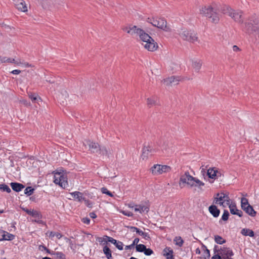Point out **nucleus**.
Instances as JSON below:
<instances>
[{"instance_id": "1", "label": "nucleus", "mask_w": 259, "mask_h": 259, "mask_svg": "<svg viewBox=\"0 0 259 259\" xmlns=\"http://www.w3.org/2000/svg\"><path fill=\"white\" fill-rule=\"evenodd\" d=\"M126 31L127 33L131 34L134 33L138 34L140 39L145 42V44L144 45V47L148 51L153 52L158 48L157 44L155 42L154 40L143 30L137 28L136 26H134L129 29H126Z\"/></svg>"}, {"instance_id": "2", "label": "nucleus", "mask_w": 259, "mask_h": 259, "mask_svg": "<svg viewBox=\"0 0 259 259\" xmlns=\"http://www.w3.org/2000/svg\"><path fill=\"white\" fill-rule=\"evenodd\" d=\"M243 30L249 34H253L255 42L259 44V20L255 15L251 16L244 24Z\"/></svg>"}, {"instance_id": "3", "label": "nucleus", "mask_w": 259, "mask_h": 259, "mask_svg": "<svg viewBox=\"0 0 259 259\" xmlns=\"http://www.w3.org/2000/svg\"><path fill=\"white\" fill-rule=\"evenodd\" d=\"M218 11V8L215 4L204 6L200 10L201 14L209 18L211 21L214 23H218L220 20Z\"/></svg>"}, {"instance_id": "4", "label": "nucleus", "mask_w": 259, "mask_h": 259, "mask_svg": "<svg viewBox=\"0 0 259 259\" xmlns=\"http://www.w3.org/2000/svg\"><path fill=\"white\" fill-rule=\"evenodd\" d=\"M222 11L223 13L228 14L233 18L235 21L240 24L243 23V21L242 18V11L234 10L228 7H224Z\"/></svg>"}, {"instance_id": "5", "label": "nucleus", "mask_w": 259, "mask_h": 259, "mask_svg": "<svg viewBox=\"0 0 259 259\" xmlns=\"http://www.w3.org/2000/svg\"><path fill=\"white\" fill-rule=\"evenodd\" d=\"M180 36L184 40L194 43L198 40L197 34L192 30H184L179 33Z\"/></svg>"}, {"instance_id": "6", "label": "nucleus", "mask_w": 259, "mask_h": 259, "mask_svg": "<svg viewBox=\"0 0 259 259\" xmlns=\"http://www.w3.org/2000/svg\"><path fill=\"white\" fill-rule=\"evenodd\" d=\"M151 171L153 175L158 176L171 171L170 166L166 165L154 164L151 167Z\"/></svg>"}, {"instance_id": "7", "label": "nucleus", "mask_w": 259, "mask_h": 259, "mask_svg": "<svg viewBox=\"0 0 259 259\" xmlns=\"http://www.w3.org/2000/svg\"><path fill=\"white\" fill-rule=\"evenodd\" d=\"M241 208L243 209L246 213L251 217H254L256 213V211H254L252 206H251L248 202V200L245 198H242L241 199Z\"/></svg>"}, {"instance_id": "8", "label": "nucleus", "mask_w": 259, "mask_h": 259, "mask_svg": "<svg viewBox=\"0 0 259 259\" xmlns=\"http://www.w3.org/2000/svg\"><path fill=\"white\" fill-rule=\"evenodd\" d=\"M196 178H194L191 176L189 171H186L185 174L181 176L180 182L183 183H186L191 187H196V185H195V181Z\"/></svg>"}, {"instance_id": "9", "label": "nucleus", "mask_w": 259, "mask_h": 259, "mask_svg": "<svg viewBox=\"0 0 259 259\" xmlns=\"http://www.w3.org/2000/svg\"><path fill=\"white\" fill-rule=\"evenodd\" d=\"M84 145L88 146L91 153H98L100 149V145L98 143L90 140H85Z\"/></svg>"}, {"instance_id": "10", "label": "nucleus", "mask_w": 259, "mask_h": 259, "mask_svg": "<svg viewBox=\"0 0 259 259\" xmlns=\"http://www.w3.org/2000/svg\"><path fill=\"white\" fill-rule=\"evenodd\" d=\"M180 80V76H171L169 77L163 79L162 81L165 83L167 85H172L178 84Z\"/></svg>"}, {"instance_id": "11", "label": "nucleus", "mask_w": 259, "mask_h": 259, "mask_svg": "<svg viewBox=\"0 0 259 259\" xmlns=\"http://www.w3.org/2000/svg\"><path fill=\"white\" fill-rule=\"evenodd\" d=\"M154 150L149 146L145 145L143 148L141 157L143 160L147 159L150 153H152Z\"/></svg>"}, {"instance_id": "12", "label": "nucleus", "mask_w": 259, "mask_h": 259, "mask_svg": "<svg viewBox=\"0 0 259 259\" xmlns=\"http://www.w3.org/2000/svg\"><path fill=\"white\" fill-rule=\"evenodd\" d=\"M157 27L160 28L165 31H170V28L167 25V22L163 19L159 18L158 19V25Z\"/></svg>"}, {"instance_id": "13", "label": "nucleus", "mask_w": 259, "mask_h": 259, "mask_svg": "<svg viewBox=\"0 0 259 259\" xmlns=\"http://www.w3.org/2000/svg\"><path fill=\"white\" fill-rule=\"evenodd\" d=\"M23 210L26 212L28 214L36 218L41 219L42 218V215L40 212L35 210H29L26 208H22Z\"/></svg>"}, {"instance_id": "14", "label": "nucleus", "mask_w": 259, "mask_h": 259, "mask_svg": "<svg viewBox=\"0 0 259 259\" xmlns=\"http://www.w3.org/2000/svg\"><path fill=\"white\" fill-rule=\"evenodd\" d=\"M218 174H220V171L215 167H210L207 170L206 175L210 179H215Z\"/></svg>"}, {"instance_id": "15", "label": "nucleus", "mask_w": 259, "mask_h": 259, "mask_svg": "<svg viewBox=\"0 0 259 259\" xmlns=\"http://www.w3.org/2000/svg\"><path fill=\"white\" fill-rule=\"evenodd\" d=\"M16 8L22 12L27 11V7L24 1L23 0H17L15 3Z\"/></svg>"}, {"instance_id": "16", "label": "nucleus", "mask_w": 259, "mask_h": 259, "mask_svg": "<svg viewBox=\"0 0 259 259\" xmlns=\"http://www.w3.org/2000/svg\"><path fill=\"white\" fill-rule=\"evenodd\" d=\"M0 236L2 237L0 238V241L4 240H12L14 239L15 236L12 234L9 233L6 231L0 232Z\"/></svg>"}, {"instance_id": "17", "label": "nucleus", "mask_w": 259, "mask_h": 259, "mask_svg": "<svg viewBox=\"0 0 259 259\" xmlns=\"http://www.w3.org/2000/svg\"><path fill=\"white\" fill-rule=\"evenodd\" d=\"M229 208L230 212L232 214L237 215L239 217H241L243 215V212L241 210H239L236 208L235 205L230 204L229 205Z\"/></svg>"}, {"instance_id": "18", "label": "nucleus", "mask_w": 259, "mask_h": 259, "mask_svg": "<svg viewBox=\"0 0 259 259\" xmlns=\"http://www.w3.org/2000/svg\"><path fill=\"white\" fill-rule=\"evenodd\" d=\"M208 210L209 212L214 218H217L219 216L220 213V210L217 207L214 205H211L208 207Z\"/></svg>"}, {"instance_id": "19", "label": "nucleus", "mask_w": 259, "mask_h": 259, "mask_svg": "<svg viewBox=\"0 0 259 259\" xmlns=\"http://www.w3.org/2000/svg\"><path fill=\"white\" fill-rule=\"evenodd\" d=\"M10 185L12 189L17 192L21 191L25 187L23 184L17 182H12L10 183Z\"/></svg>"}, {"instance_id": "20", "label": "nucleus", "mask_w": 259, "mask_h": 259, "mask_svg": "<svg viewBox=\"0 0 259 259\" xmlns=\"http://www.w3.org/2000/svg\"><path fill=\"white\" fill-rule=\"evenodd\" d=\"M70 194L74 199L77 200L79 202H81L82 200L84 199V197L83 196V194L80 192L75 191L71 193Z\"/></svg>"}, {"instance_id": "21", "label": "nucleus", "mask_w": 259, "mask_h": 259, "mask_svg": "<svg viewBox=\"0 0 259 259\" xmlns=\"http://www.w3.org/2000/svg\"><path fill=\"white\" fill-rule=\"evenodd\" d=\"M225 197L226 196H224V193H221V194L218 193L217 194V197L214 198L215 200L213 202L215 204H219L221 205H223L224 203V201H223V200Z\"/></svg>"}, {"instance_id": "22", "label": "nucleus", "mask_w": 259, "mask_h": 259, "mask_svg": "<svg viewBox=\"0 0 259 259\" xmlns=\"http://www.w3.org/2000/svg\"><path fill=\"white\" fill-rule=\"evenodd\" d=\"M134 210L135 211H139L140 213H142L145 211L148 212L149 210V208L145 205H136Z\"/></svg>"}, {"instance_id": "23", "label": "nucleus", "mask_w": 259, "mask_h": 259, "mask_svg": "<svg viewBox=\"0 0 259 259\" xmlns=\"http://www.w3.org/2000/svg\"><path fill=\"white\" fill-rule=\"evenodd\" d=\"M202 62L200 60H192V67L196 72H199L202 66Z\"/></svg>"}, {"instance_id": "24", "label": "nucleus", "mask_w": 259, "mask_h": 259, "mask_svg": "<svg viewBox=\"0 0 259 259\" xmlns=\"http://www.w3.org/2000/svg\"><path fill=\"white\" fill-rule=\"evenodd\" d=\"M99 154L103 155L109 157V155L111 154V151L110 150H108L105 147H100V149H99L98 152Z\"/></svg>"}, {"instance_id": "25", "label": "nucleus", "mask_w": 259, "mask_h": 259, "mask_svg": "<svg viewBox=\"0 0 259 259\" xmlns=\"http://www.w3.org/2000/svg\"><path fill=\"white\" fill-rule=\"evenodd\" d=\"M241 233L243 235L246 236H248L251 237H253L254 236V232L249 229L244 228V229H242V230L241 231Z\"/></svg>"}, {"instance_id": "26", "label": "nucleus", "mask_w": 259, "mask_h": 259, "mask_svg": "<svg viewBox=\"0 0 259 259\" xmlns=\"http://www.w3.org/2000/svg\"><path fill=\"white\" fill-rule=\"evenodd\" d=\"M54 182L55 184L59 185L63 188H65L66 186V182L64 181L62 182L60 177H57L56 176H54Z\"/></svg>"}, {"instance_id": "27", "label": "nucleus", "mask_w": 259, "mask_h": 259, "mask_svg": "<svg viewBox=\"0 0 259 259\" xmlns=\"http://www.w3.org/2000/svg\"><path fill=\"white\" fill-rule=\"evenodd\" d=\"M234 255L233 251L229 248H224L222 250V255H225L228 257L232 256Z\"/></svg>"}, {"instance_id": "28", "label": "nucleus", "mask_w": 259, "mask_h": 259, "mask_svg": "<svg viewBox=\"0 0 259 259\" xmlns=\"http://www.w3.org/2000/svg\"><path fill=\"white\" fill-rule=\"evenodd\" d=\"M103 252L106 255V257L108 259L112 258V254L110 249L107 246H105L103 247Z\"/></svg>"}, {"instance_id": "29", "label": "nucleus", "mask_w": 259, "mask_h": 259, "mask_svg": "<svg viewBox=\"0 0 259 259\" xmlns=\"http://www.w3.org/2000/svg\"><path fill=\"white\" fill-rule=\"evenodd\" d=\"M137 233H138L139 235L143 237L145 240H149L150 239V237L148 233H146L141 230L140 229L137 230Z\"/></svg>"}, {"instance_id": "30", "label": "nucleus", "mask_w": 259, "mask_h": 259, "mask_svg": "<svg viewBox=\"0 0 259 259\" xmlns=\"http://www.w3.org/2000/svg\"><path fill=\"white\" fill-rule=\"evenodd\" d=\"M167 250L168 252L166 253V255L167 256L166 258L167 259H174V256H173V253L174 251L172 249H171L170 247H166L164 251H166Z\"/></svg>"}, {"instance_id": "31", "label": "nucleus", "mask_w": 259, "mask_h": 259, "mask_svg": "<svg viewBox=\"0 0 259 259\" xmlns=\"http://www.w3.org/2000/svg\"><path fill=\"white\" fill-rule=\"evenodd\" d=\"M0 190L2 192H6L8 193L11 192V189L5 184H0Z\"/></svg>"}, {"instance_id": "32", "label": "nucleus", "mask_w": 259, "mask_h": 259, "mask_svg": "<svg viewBox=\"0 0 259 259\" xmlns=\"http://www.w3.org/2000/svg\"><path fill=\"white\" fill-rule=\"evenodd\" d=\"M214 240L217 244H223L226 242V240L219 235L214 236Z\"/></svg>"}, {"instance_id": "33", "label": "nucleus", "mask_w": 259, "mask_h": 259, "mask_svg": "<svg viewBox=\"0 0 259 259\" xmlns=\"http://www.w3.org/2000/svg\"><path fill=\"white\" fill-rule=\"evenodd\" d=\"M52 254L55 255L56 259H66L65 255L62 252H54Z\"/></svg>"}, {"instance_id": "34", "label": "nucleus", "mask_w": 259, "mask_h": 259, "mask_svg": "<svg viewBox=\"0 0 259 259\" xmlns=\"http://www.w3.org/2000/svg\"><path fill=\"white\" fill-rule=\"evenodd\" d=\"M49 234V237H53L54 236H56V237L60 239L62 237V235L59 232H53V231H48L47 233V234Z\"/></svg>"}, {"instance_id": "35", "label": "nucleus", "mask_w": 259, "mask_h": 259, "mask_svg": "<svg viewBox=\"0 0 259 259\" xmlns=\"http://www.w3.org/2000/svg\"><path fill=\"white\" fill-rule=\"evenodd\" d=\"M34 191V189L30 186L27 187L24 190V194L27 196L31 195Z\"/></svg>"}, {"instance_id": "36", "label": "nucleus", "mask_w": 259, "mask_h": 259, "mask_svg": "<svg viewBox=\"0 0 259 259\" xmlns=\"http://www.w3.org/2000/svg\"><path fill=\"white\" fill-rule=\"evenodd\" d=\"M174 241L176 242V245L180 247L182 246L184 243V241L181 237H176Z\"/></svg>"}, {"instance_id": "37", "label": "nucleus", "mask_w": 259, "mask_h": 259, "mask_svg": "<svg viewBox=\"0 0 259 259\" xmlns=\"http://www.w3.org/2000/svg\"><path fill=\"white\" fill-rule=\"evenodd\" d=\"M29 97L30 98L31 101L34 102H35L36 101L41 100L40 98L38 97L37 95H36L35 94H29Z\"/></svg>"}, {"instance_id": "38", "label": "nucleus", "mask_w": 259, "mask_h": 259, "mask_svg": "<svg viewBox=\"0 0 259 259\" xmlns=\"http://www.w3.org/2000/svg\"><path fill=\"white\" fill-rule=\"evenodd\" d=\"M136 248L137 251L142 252L146 249V246L144 244H140L137 245Z\"/></svg>"}, {"instance_id": "39", "label": "nucleus", "mask_w": 259, "mask_h": 259, "mask_svg": "<svg viewBox=\"0 0 259 259\" xmlns=\"http://www.w3.org/2000/svg\"><path fill=\"white\" fill-rule=\"evenodd\" d=\"M147 105L149 107H151L152 106L156 104V101H155V99H152V98H147Z\"/></svg>"}, {"instance_id": "40", "label": "nucleus", "mask_w": 259, "mask_h": 259, "mask_svg": "<svg viewBox=\"0 0 259 259\" xmlns=\"http://www.w3.org/2000/svg\"><path fill=\"white\" fill-rule=\"evenodd\" d=\"M229 216V213L227 210H224V213L222 216L221 220L224 221H226L228 220Z\"/></svg>"}, {"instance_id": "41", "label": "nucleus", "mask_w": 259, "mask_h": 259, "mask_svg": "<svg viewBox=\"0 0 259 259\" xmlns=\"http://www.w3.org/2000/svg\"><path fill=\"white\" fill-rule=\"evenodd\" d=\"M101 192L103 194H106L110 197H113V195L112 194L111 192L108 190V189L105 187H103L101 188Z\"/></svg>"}, {"instance_id": "42", "label": "nucleus", "mask_w": 259, "mask_h": 259, "mask_svg": "<svg viewBox=\"0 0 259 259\" xmlns=\"http://www.w3.org/2000/svg\"><path fill=\"white\" fill-rule=\"evenodd\" d=\"M106 237V240L105 241L106 243H107V242H111V243L113 244L114 245L116 243V240L114 239V238L111 237H109V236H105Z\"/></svg>"}, {"instance_id": "43", "label": "nucleus", "mask_w": 259, "mask_h": 259, "mask_svg": "<svg viewBox=\"0 0 259 259\" xmlns=\"http://www.w3.org/2000/svg\"><path fill=\"white\" fill-rule=\"evenodd\" d=\"M210 251L208 249H206V250H204L203 252V258L204 259H209L210 257Z\"/></svg>"}, {"instance_id": "44", "label": "nucleus", "mask_w": 259, "mask_h": 259, "mask_svg": "<svg viewBox=\"0 0 259 259\" xmlns=\"http://www.w3.org/2000/svg\"><path fill=\"white\" fill-rule=\"evenodd\" d=\"M148 19L149 20L148 21V22H149L150 23H151V24L153 26L157 27V26L158 25V19L157 20V19H153L152 20H151V19H150L149 18H148Z\"/></svg>"}, {"instance_id": "45", "label": "nucleus", "mask_w": 259, "mask_h": 259, "mask_svg": "<svg viewBox=\"0 0 259 259\" xmlns=\"http://www.w3.org/2000/svg\"><path fill=\"white\" fill-rule=\"evenodd\" d=\"M114 245L119 250H121L123 249V244L122 242L116 241V243H115Z\"/></svg>"}, {"instance_id": "46", "label": "nucleus", "mask_w": 259, "mask_h": 259, "mask_svg": "<svg viewBox=\"0 0 259 259\" xmlns=\"http://www.w3.org/2000/svg\"><path fill=\"white\" fill-rule=\"evenodd\" d=\"M195 185H196V186H198L199 188H200L201 186H203L204 185V183L200 181L198 179L196 178L195 181Z\"/></svg>"}, {"instance_id": "47", "label": "nucleus", "mask_w": 259, "mask_h": 259, "mask_svg": "<svg viewBox=\"0 0 259 259\" xmlns=\"http://www.w3.org/2000/svg\"><path fill=\"white\" fill-rule=\"evenodd\" d=\"M144 253L146 255H151L153 253V250L151 249H150V248H147L146 247V249L144 250Z\"/></svg>"}, {"instance_id": "48", "label": "nucleus", "mask_w": 259, "mask_h": 259, "mask_svg": "<svg viewBox=\"0 0 259 259\" xmlns=\"http://www.w3.org/2000/svg\"><path fill=\"white\" fill-rule=\"evenodd\" d=\"M7 60H8L7 61V62L15 63L17 65L19 64V62L18 60H15L14 59H12V58H7Z\"/></svg>"}, {"instance_id": "49", "label": "nucleus", "mask_w": 259, "mask_h": 259, "mask_svg": "<svg viewBox=\"0 0 259 259\" xmlns=\"http://www.w3.org/2000/svg\"><path fill=\"white\" fill-rule=\"evenodd\" d=\"M83 200L84 201L85 205L88 207H92V203L89 200H88V199H85L84 198V199H83Z\"/></svg>"}, {"instance_id": "50", "label": "nucleus", "mask_w": 259, "mask_h": 259, "mask_svg": "<svg viewBox=\"0 0 259 259\" xmlns=\"http://www.w3.org/2000/svg\"><path fill=\"white\" fill-rule=\"evenodd\" d=\"M224 196H226V197H224V200H224L223 201H224V202H225V201H226V202H227V204L228 205H229V203H230V198H229V197L228 195H227V194H225V193H224Z\"/></svg>"}, {"instance_id": "51", "label": "nucleus", "mask_w": 259, "mask_h": 259, "mask_svg": "<svg viewBox=\"0 0 259 259\" xmlns=\"http://www.w3.org/2000/svg\"><path fill=\"white\" fill-rule=\"evenodd\" d=\"M19 62V65H22L23 66H24V67H32V65L31 64H29L28 63H27V62H21L20 61H18Z\"/></svg>"}, {"instance_id": "52", "label": "nucleus", "mask_w": 259, "mask_h": 259, "mask_svg": "<svg viewBox=\"0 0 259 259\" xmlns=\"http://www.w3.org/2000/svg\"><path fill=\"white\" fill-rule=\"evenodd\" d=\"M82 221L83 223L89 225L90 223V219L89 218H84L82 219Z\"/></svg>"}, {"instance_id": "53", "label": "nucleus", "mask_w": 259, "mask_h": 259, "mask_svg": "<svg viewBox=\"0 0 259 259\" xmlns=\"http://www.w3.org/2000/svg\"><path fill=\"white\" fill-rule=\"evenodd\" d=\"M127 228L130 229L131 231H133V232L136 231V232H137V230H138V229H139V228H138L136 227H134V226H127Z\"/></svg>"}, {"instance_id": "54", "label": "nucleus", "mask_w": 259, "mask_h": 259, "mask_svg": "<svg viewBox=\"0 0 259 259\" xmlns=\"http://www.w3.org/2000/svg\"><path fill=\"white\" fill-rule=\"evenodd\" d=\"M122 213L124 215L128 216V217H132V216H133V213L130 211H123Z\"/></svg>"}, {"instance_id": "55", "label": "nucleus", "mask_w": 259, "mask_h": 259, "mask_svg": "<svg viewBox=\"0 0 259 259\" xmlns=\"http://www.w3.org/2000/svg\"><path fill=\"white\" fill-rule=\"evenodd\" d=\"M60 179L61 180V181L62 182H66V185H67V181L66 180V178L65 177H64V176L63 175H60V174L58 175Z\"/></svg>"}, {"instance_id": "56", "label": "nucleus", "mask_w": 259, "mask_h": 259, "mask_svg": "<svg viewBox=\"0 0 259 259\" xmlns=\"http://www.w3.org/2000/svg\"><path fill=\"white\" fill-rule=\"evenodd\" d=\"M139 242V239L138 238H136L134 240V241H133V242L132 244H133L134 246H135V245H138V242Z\"/></svg>"}, {"instance_id": "57", "label": "nucleus", "mask_w": 259, "mask_h": 259, "mask_svg": "<svg viewBox=\"0 0 259 259\" xmlns=\"http://www.w3.org/2000/svg\"><path fill=\"white\" fill-rule=\"evenodd\" d=\"M211 259H223L219 254L213 255Z\"/></svg>"}, {"instance_id": "58", "label": "nucleus", "mask_w": 259, "mask_h": 259, "mask_svg": "<svg viewBox=\"0 0 259 259\" xmlns=\"http://www.w3.org/2000/svg\"><path fill=\"white\" fill-rule=\"evenodd\" d=\"M7 58L6 57H0V61L2 62V63H5V62H7V61L8 60H7Z\"/></svg>"}, {"instance_id": "59", "label": "nucleus", "mask_w": 259, "mask_h": 259, "mask_svg": "<svg viewBox=\"0 0 259 259\" xmlns=\"http://www.w3.org/2000/svg\"><path fill=\"white\" fill-rule=\"evenodd\" d=\"M89 215L92 219H95L97 218V215L94 212H90Z\"/></svg>"}, {"instance_id": "60", "label": "nucleus", "mask_w": 259, "mask_h": 259, "mask_svg": "<svg viewBox=\"0 0 259 259\" xmlns=\"http://www.w3.org/2000/svg\"><path fill=\"white\" fill-rule=\"evenodd\" d=\"M38 249L40 250H45V249H47V247L43 244L40 245L38 246Z\"/></svg>"}, {"instance_id": "61", "label": "nucleus", "mask_w": 259, "mask_h": 259, "mask_svg": "<svg viewBox=\"0 0 259 259\" xmlns=\"http://www.w3.org/2000/svg\"><path fill=\"white\" fill-rule=\"evenodd\" d=\"M21 72L20 70L15 69L13 70L11 73L13 74H19Z\"/></svg>"}, {"instance_id": "62", "label": "nucleus", "mask_w": 259, "mask_h": 259, "mask_svg": "<svg viewBox=\"0 0 259 259\" xmlns=\"http://www.w3.org/2000/svg\"><path fill=\"white\" fill-rule=\"evenodd\" d=\"M34 222L40 224H44V221H42L41 219H39L38 218H37V219L35 220Z\"/></svg>"}, {"instance_id": "63", "label": "nucleus", "mask_w": 259, "mask_h": 259, "mask_svg": "<svg viewBox=\"0 0 259 259\" xmlns=\"http://www.w3.org/2000/svg\"><path fill=\"white\" fill-rule=\"evenodd\" d=\"M233 50L234 52H237L240 50V49L238 48V46L234 45L233 46Z\"/></svg>"}, {"instance_id": "64", "label": "nucleus", "mask_w": 259, "mask_h": 259, "mask_svg": "<svg viewBox=\"0 0 259 259\" xmlns=\"http://www.w3.org/2000/svg\"><path fill=\"white\" fill-rule=\"evenodd\" d=\"M134 247V246L132 244H131L130 245L125 246V250L131 249V248H132Z\"/></svg>"}]
</instances>
